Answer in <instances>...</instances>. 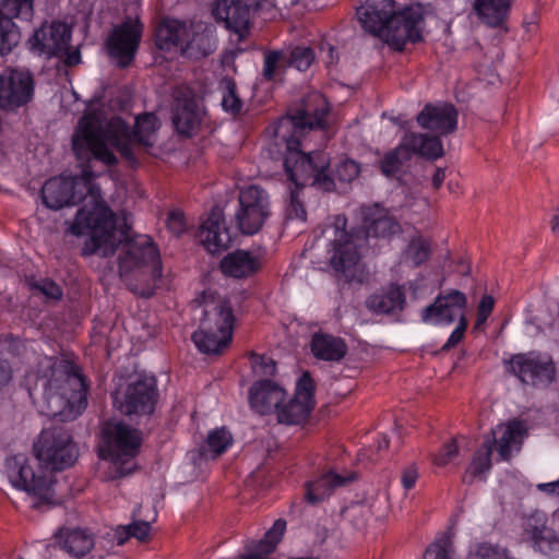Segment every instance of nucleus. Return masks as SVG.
Here are the masks:
<instances>
[{
	"instance_id": "f257e3e1",
	"label": "nucleus",
	"mask_w": 559,
	"mask_h": 559,
	"mask_svg": "<svg viewBox=\"0 0 559 559\" xmlns=\"http://www.w3.org/2000/svg\"><path fill=\"white\" fill-rule=\"evenodd\" d=\"M330 110V104L322 94L311 93L295 112L282 116L265 129L270 138L265 148L267 156L282 163L288 180L295 185L286 205V219L306 222L307 211L299 199L305 186H314L324 191L335 188L329 170V155L322 151L306 152L304 146L309 131L328 127Z\"/></svg>"
},
{
	"instance_id": "f03ea898",
	"label": "nucleus",
	"mask_w": 559,
	"mask_h": 559,
	"mask_svg": "<svg viewBox=\"0 0 559 559\" xmlns=\"http://www.w3.org/2000/svg\"><path fill=\"white\" fill-rule=\"evenodd\" d=\"M95 177L91 166L86 165L81 176L49 178L40 190L44 205L50 210H60L76 205L87 197L93 209H80L70 231L74 236L88 234L90 238L82 248V255L98 254L106 258L115 250V213L100 197L99 188L93 182Z\"/></svg>"
},
{
	"instance_id": "7ed1b4c3",
	"label": "nucleus",
	"mask_w": 559,
	"mask_h": 559,
	"mask_svg": "<svg viewBox=\"0 0 559 559\" xmlns=\"http://www.w3.org/2000/svg\"><path fill=\"white\" fill-rule=\"evenodd\" d=\"M159 126L155 114L144 112L135 118L131 134L124 126L126 135L121 138L106 128L95 114H87L80 119L72 135V151L81 162L96 159L110 167L118 164L117 157L108 147L110 143L132 168H136L139 160L134 153V141L142 146H152L151 138Z\"/></svg>"
},
{
	"instance_id": "20e7f679",
	"label": "nucleus",
	"mask_w": 559,
	"mask_h": 559,
	"mask_svg": "<svg viewBox=\"0 0 559 559\" xmlns=\"http://www.w3.org/2000/svg\"><path fill=\"white\" fill-rule=\"evenodd\" d=\"M75 369L71 361L58 357H46L39 365L36 386L55 421L74 420L87 406L86 379Z\"/></svg>"
},
{
	"instance_id": "39448f33",
	"label": "nucleus",
	"mask_w": 559,
	"mask_h": 559,
	"mask_svg": "<svg viewBox=\"0 0 559 559\" xmlns=\"http://www.w3.org/2000/svg\"><path fill=\"white\" fill-rule=\"evenodd\" d=\"M356 14L366 32L377 37L384 34L386 44L396 51H403L407 43L424 39L425 19L420 8L397 10L394 0H366Z\"/></svg>"
},
{
	"instance_id": "423d86ee",
	"label": "nucleus",
	"mask_w": 559,
	"mask_h": 559,
	"mask_svg": "<svg viewBox=\"0 0 559 559\" xmlns=\"http://www.w3.org/2000/svg\"><path fill=\"white\" fill-rule=\"evenodd\" d=\"M4 472L14 488L37 499L35 508L55 503V476L44 468L36 456L31 459L21 453L9 456L4 462Z\"/></svg>"
},
{
	"instance_id": "0eeeda50",
	"label": "nucleus",
	"mask_w": 559,
	"mask_h": 559,
	"mask_svg": "<svg viewBox=\"0 0 559 559\" xmlns=\"http://www.w3.org/2000/svg\"><path fill=\"white\" fill-rule=\"evenodd\" d=\"M114 406L124 416L150 417L159 402L157 378L145 372L130 376L112 394Z\"/></svg>"
},
{
	"instance_id": "6e6552de",
	"label": "nucleus",
	"mask_w": 559,
	"mask_h": 559,
	"mask_svg": "<svg viewBox=\"0 0 559 559\" xmlns=\"http://www.w3.org/2000/svg\"><path fill=\"white\" fill-rule=\"evenodd\" d=\"M115 250L110 255L116 252L119 245H122L118 258L120 277H127L133 271L147 265L152 266L153 278H160L163 276L159 250L150 236L136 235L131 237L128 227L122 228L118 236L117 228L115 227Z\"/></svg>"
},
{
	"instance_id": "1a4fd4ad",
	"label": "nucleus",
	"mask_w": 559,
	"mask_h": 559,
	"mask_svg": "<svg viewBox=\"0 0 559 559\" xmlns=\"http://www.w3.org/2000/svg\"><path fill=\"white\" fill-rule=\"evenodd\" d=\"M33 452L53 476L55 472L73 466L79 457V448L71 431L57 424L41 430L34 442Z\"/></svg>"
},
{
	"instance_id": "9d476101",
	"label": "nucleus",
	"mask_w": 559,
	"mask_h": 559,
	"mask_svg": "<svg viewBox=\"0 0 559 559\" xmlns=\"http://www.w3.org/2000/svg\"><path fill=\"white\" fill-rule=\"evenodd\" d=\"M414 155L432 160L442 157L444 151L441 140L430 134L408 131L395 148L382 156L379 160V169L384 177L393 178Z\"/></svg>"
},
{
	"instance_id": "9b49d317",
	"label": "nucleus",
	"mask_w": 559,
	"mask_h": 559,
	"mask_svg": "<svg viewBox=\"0 0 559 559\" xmlns=\"http://www.w3.org/2000/svg\"><path fill=\"white\" fill-rule=\"evenodd\" d=\"M347 219L344 215L334 218L332 240L331 265L337 273H342L346 282H361L359 271L360 251L365 236L360 230H347Z\"/></svg>"
},
{
	"instance_id": "f8f14e48",
	"label": "nucleus",
	"mask_w": 559,
	"mask_h": 559,
	"mask_svg": "<svg viewBox=\"0 0 559 559\" xmlns=\"http://www.w3.org/2000/svg\"><path fill=\"white\" fill-rule=\"evenodd\" d=\"M141 444L138 429L122 420H107L100 429L99 457L123 463L138 455Z\"/></svg>"
},
{
	"instance_id": "ddd939ff",
	"label": "nucleus",
	"mask_w": 559,
	"mask_h": 559,
	"mask_svg": "<svg viewBox=\"0 0 559 559\" xmlns=\"http://www.w3.org/2000/svg\"><path fill=\"white\" fill-rule=\"evenodd\" d=\"M504 367L521 383L534 388H547L556 380L552 358L536 352L512 355L509 360H504Z\"/></svg>"
},
{
	"instance_id": "4468645a",
	"label": "nucleus",
	"mask_w": 559,
	"mask_h": 559,
	"mask_svg": "<svg viewBox=\"0 0 559 559\" xmlns=\"http://www.w3.org/2000/svg\"><path fill=\"white\" fill-rule=\"evenodd\" d=\"M143 32L144 24L139 16H126L108 34L105 41L107 53L120 69H126L133 62Z\"/></svg>"
},
{
	"instance_id": "2eb2a0df",
	"label": "nucleus",
	"mask_w": 559,
	"mask_h": 559,
	"mask_svg": "<svg viewBox=\"0 0 559 559\" xmlns=\"http://www.w3.org/2000/svg\"><path fill=\"white\" fill-rule=\"evenodd\" d=\"M238 204L234 216L237 230L246 236L259 233L271 214L267 192L250 186L240 191Z\"/></svg>"
},
{
	"instance_id": "dca6fc26",
	"label": "nucleus",
	"mask_w": 559,
	"mask_h": 559,
	"mask_svg": "<svg viewBox=\"0 0 559 559\" xmlns=\"http://www.w3.org/2000/svg\"><path fill=\"white\" fill-rule=\"evenodd\" d=\"M316 383L309 371L302 372L296 382L295 394L281 403L276 411L277 421L284 425H302L316 406Z\"/></svg>"
},
{
	"instance_id": "f3484780",
	"label": "nucleus",
	"mask_w": 559,
	"mask_h": 559,
	"mask_svg": "<svg viewBox=\"0 0 559 559\" xmlns=\"http://www.w3.org/2000/svg\"><path fill=\"white\" fill-rule=\"evenodd\" d=\"M35 92L33 74L27 70H11L0 74V108L15 110L32 102Z\"/></svg>"
},
{
	"instance_id": "a211bd4d",
	"label": "nucleus",
	"mask_w": 559,
	"mask_h": 559,
	"mask_svg": "<svg viewBox=\"0 0 559 559\" xmlns=\"http://www.w3.org/2000/svg\"><path fill=\"white\" fill-rule=\"evenodd\" d=\"M467 307L466 295L457 289L441 292L433 302L420 311V319L427 324H452L461 314H465Z\"/></svg>"
},
{
	"instance_id": "6ab92c4d",
	"label": "nucleus",
	"mask_w": 559,
	"mask_h": 559,
	"mask_svg": "<svg viewBox=\"0 0 559 559\" xmlns=\"http://www.w3.org/2000/svg\"><path fill=\"white\" fill-rule=\"evenodd\" d=\"M71 41V29L62 22L44 23L28 38L29 50L50 59L64 50Z\"/></svg>"
},
{
	"instance_id": "aec40b11",
	"label": "nucleus",
	"mask_w": 559,
	"mask_h": 559,
	"mask_svg": "<svg viewBox=\"0 0 559 559\" xmlns=\"http://www.w3.org/2000/svg\"><path fill=\"white\" fill-rule=\"evenodd\" d=\"M171 119L176 131L188 138L200 127L201 111L197 95L190 87L175 90Z\"/></svg>"
},
{
	"instance_id": "412c9836",
	"label": "nucleus",
	"mask_w": 559,
	"mask_h": 559,
	"mask_svg": "<svg viewBox=\"0 0 559 559\" xmlns=\"http://www.w3.org/2000/svg\"><path fill=\"white\" fill-rule=\"evenodd\" d=\"M197 237L211 254L221 253L230 247L234 235L226 225L224 212L219 206L211 209L200 225Z\"/></svg>"
},
{
	"instance_id": "4be33fe9",
	"label": "nucleus",
	"mask_w": 559,
	"mask_h": 559,
	"mask_svg": "<svg viewBox=\"0 0 559 559\" xmlns=\"http://www.w3.org/2000/svg\"><path fill=\"white\" fill-rule=\"evenodd\" d=\"M203 317L200 325L203 329H214L221 333H225V337L233 335L235 314L231 302L226 297L215 296L211 294L202 296Z\"/></svg>"
},
{
	"instance_id": "5701e85b",
	"label": "nucleus",
	"mask_w": 559,
	"mask_h": 559,
	"mask_svg": "<svg viewBox=\"0 0 559 559\" xmlns=\"http://www.w3.org/2000/svg\"><path fill=\"white\" fill-rule=\"evenodd\" d=\"M459 112L454 105L449 103L431 104L424 106L416 116L418 126L436 134L433 136L447 135L456 130Z\"/></svg>"
},
{
	"instance_id": "b1692460",
	"label": "nucleus",
	"mask_w": 559,
	"mask_h": 559,
	"mask_svg": "<svg viewBox=\"0 0 559 559\" xmlns=\"http://www.w3.org/2000/svg\"><path fill=\"white\" fill-rule=\"evenodd\" d=\"M546 518L540 512H534L527 520L524 533L527 535L536 551L549 557H559V535L546 525Z\"/></svg>"
},
{
	"instance_id": "393cba45",
	"label": "nucleus",
	"mask_w": 559,
	"mask_h": 559,
	"mask_svg": "<svg viewBox=\"0 0 559 559\" xmlns=\"http://www.w3.org/2000/svg\"><path fill=\"white\" fill-rule=\"evenodd\" d=\"M286 394V391L276 382L269 379L259 380L249 389V404L254 413L269 415L276 413Z\"/></svg>"
},
{
	"instance_id": "a878e982",
	"label": "nucleus",
	"mask_w": 559,
	"mask_h": 559,
	"mask_svg": "<svg viewBox=\"0 0 559 559\" xmlns=\"http://www.w3.org/2000/svg\"><path fill=\"white\" fill-rule=\"evenodd\" d=\"M154 40L158 50L170 52L180 48L185 52L190 45V31L185 22L163 19L155 28Z\"/></svg>"
},
{
	"instance_id": "bb28decb",
	"label": "nucleus",
	"mask_w": 559,
	"mask_h": 559,
	"mask_svg": "<svg viewBox=\"0 0 559 559\" xmlns=\"http://www.w3.org/2000/svg\"><path fill=\"white\" fill-rule=\"evenodd\" d=\"M217 20L225 22L228 29L245 37L251 24L250 5L243 0H218L214 8Z\"/></svg>"
},
{
	"instance_id": "cd10ccee",
	"label": "nucleus",
	"mask_w": 559,
	"mask_h": 559,
	"mask_svg": "<svg viewBox=\"0 0 559 559\" xmlns=\"http://www.w3.org/2000/svg\"><path fill=\"white\" fill-rule=\"evenodd\" d=\"M361 213L367 236L390 238L402 231L401 224L397 219L379 204L364 206Z\"/></svg>"
},
{
	"instance_id": "c85d7f7f",
	"label": "nucleus",
	"mask_w": 559,
	"mask_h": 559,
	"mask_svg": "<svg viewBox=\"0 0 559 559\" xmlns=\"http://www.w3.org/2000/svg\"><path fill=\"white\" fill-rule=\"evenodd\" d=\"M406 306V294L402 286L390 284L378 289L366 299V307L374 314L401 312Z\"/></svg>"
},
{
	"instance_id": "c756f323",
	"label": "nucleus",
	"mask_w": 559,
	"mask_h": 559,
	"mask_svg": "<svg viewBox=\"0 0 559 559\" xmlns=\"http://www.w3.org/2000/svg\"><path fill=\"white\" fill-rule=\"evenodd\" d=\"M261 269V261L247 250L237 249L227 253L219 262L221 272L233 278H247Z\"/></svg>"
},
{
	"instance_id": "7c9ffc66",
	"label": "nucleus",
	"mask_w": 559,
	"mask_h": 559,
	"mask_svg": "<svg viewBox=\"0 0 559 559\" xmlns=\"http://www.w3.org/2000/svg\"><path fill=\"white\" fill-rule=\"evenodd\" d=\"M353 480V477H344L334 472H328L317 478L305 483L304 500L310 506H317L328 499L337 487H342Z\"/></svg>"
},
{
	"instance_id": "2f4dec72",
	"label": "nucleus",
	"mask_w": 559,
	"mask_h": 559,
	"mask_svg": "<svg viewBox=\"0 0 559 559\" xmlns=\"http://www.w3.org/2000/svg\"><path fill=\"white\" fill-rule=\"evenodd\" d=\"M492 433L493 437L488 438L493 440V444L498 445L500 457L507 461L511 456L512 448L516 447L519 449L522 444L523 439L527 435V427L523 420L515 418L509 420L506 425L498 426Z\"/></svg>"
},
{
	"instance_id": "473e14b6",
	"label": "nucleus",
	"mask_w": 559,
	"mask_h": 559,
	"mask_svg": "<svg viewBox=\"0 0 559 559\" xmlns=\"http://www.w3.org/2000/svg\"><path fill=\"white\" fill-rule=\"evenodd\" d=\"M310 350L319 360L338 362L346 356L348 347L340 336L317 332L311 336Z\"/></svg>"
},
{
	"instance_id": "72a5a7b5",
	"label": "nucleus",
	"mask_w": 559,
	"mask_h": 559,
	"mask_svg": "<svg viewBox=\"0 0 559 559\" xmlns=\"http://www.w3.org/2000/svg\"><path fill=\"white\" fill-rule=\"evenodd\" d=\"M286 530V521L278 519L274 522L273 526L266 531L264 537L258 542H248L243 551L239 555L240 559H267L277 544L281 542Z\"/></svg>"
},
{
	"instance_id": "f704fd0d",
	"label": "nucleus",
	"mask_w": 559,
	"mask_h": 559,
	"mask_svg": "<svg viewBox=\"0 0 559 559\" xmlns=\"http://www.w3.org/2000/svg\"><path fill=\"white\" fill-rule=\"evenodd\" d=\"M511 0H475L473 9L483 23L490 27L501 26L508 17Z\"/></svg>"
},
{
	"instance_id": "c9c22d12",
	"label": "nucleus",
	"mask_w": 559,
	"mask_h": 559,
	"mask_svg": "<svg viewBox=\"0 0 559 559\" xmlns=\"http://www.w3.org/2000/svg\"><path fill=\"white\" fill-rule=\"evenodd\" d=\"M94 545V535L87 530L79 527L68 530L62 540V548L76 559H86Z\"/></svg>"
},
{
	"instance_id": "e433bc0d",
	"label": "nucleus",
	"mask_w": 559,
	"mask_h": 559,
	"mask_svg": "<svg viewBox=\"0 0 559 559\" xmlns=\"http://www.w3.org/2000/svg\"><path fill=\"white\" fill-rule=\"evenodd\" d=\"M492 450L493 440L486 438L480 448L474 453L472 462L463 475V483L472 484L476 478L490 471Z\"/></svg>"
},
{
	"instance_id": "4c0bfd02",
	"label": "nucleus",
	"mask_w": 559,
	"mask_h": 559,
	"mask_svg": "<svg viewBox=\"0 0 559 559\" xmlns=\"http://www.w3.org/2000/svg\"><path fill=\"white\" fill-rule=\"evenodd\" d=\"M191 340L197 348L203 354H218L231 341V336L225 337V333H221L214 329H199L191 335Z\"/></svg>"
},
{
	"instance_id": "58836bf2",
	"label": "nucleus",
	"mask_w": 559,
	"mask_h": 559,
	"mask_svg": "<svg viewBox=\"0 0 559 559\" xmlns=\"http://www.w3.org/2000/svg\"><path fill=\"white\" fill-rule=\"evenodd\" d=\"M288 68L286 53L282 50H266L263 55V81L282 84L285 80V71Z\"/></svg>"
},
{
	"instance_id": "ea45409f",
	"label": "nucleus",
	"mask_w": 559,
	"mask_h": 559,
	"mask_svg": "<svg viewBox=\"0 0 559 559\" xmlns=\"http://www.w3.org/2000/svg\"><path fill=\"white\" fill-rule=\"evenodd\" d=\"M21 39V34L10 16L0 12V56L10 53Z\"/></svg>"
},
{
	"instance_id": "a19ab883",
	"label": "nucleus",
	"mask_w": 559,
	"mask_h": 559,
	"mask_svg": "<svg viewBox=\"0 0 559 559\" xmlns=\"http://www.w3.org/2000/svg\"><path fill=\"white\" fill-rule=\"evenodd\" d=\"M467 559H514L508 548L488 542L476 544Z\"/></svg>"
},
{
	"instance_id": "79ce46f5",
	"label": "nucleus",
	"mask_w": 559,
	"mask_h": 559,
	"mask_svg": "<svg viewBox=\"0 0 559 559\" xmlns=\"http://www.w3.org/2000/svg\"><path fill=\"white\" fill-rule=\"evenodd\" d=\"M0 12L3 15L29 20L33 15V0H0Z\"/></svg>"
},
{
	"instance_id": "37998d69",
	"label": "nucleus",
	"mask_w": 559,
	"mask_h": 559,
	"mask_svg": "<svg viewBox=\"0 0 559 559\" xmlns=\"http://www.w3.org/2000/svg\"><path fill=\"white\" fill-rule=\"evenodd\" d=\"M224 84L225 93L222 99L223 109L233 116H237L242 110V100L237 94L236 82L230 78H226L224 79Z\"/></svg>"
},
{
	"instance_id": "c03bdc74",
	"label": "nucleus",
	"mask_w": 559,
	"mask_h": 559,
	"mask_svg": "<svg viewBox=\"0 0 559 559\" xmlns=\"http://www.w3.org/2000/svg\"><path fill=\"white\" fill-rule=\"evenodd\" d=\"M288 67H294L299 71H306L314 61V51L310 47L297 46L286 55Z\"/></svg>"
},
{
	"instance_id": "a18cd8bd",
	"label": "nucleus",
	"mask_w": 559,
	"mask_h": 559,
	"mask_svg": "<svg viewBox=\"0 0 559 559\" xmlns=\"http://www.w3.org/2000/svg\"><path fill=\"white\" fill-rule=\"evenodd\" d=\"M206 443L210 451L221 455L231 445L233 437L226 428H217L209 433Z\"/></svg>"
},
{
	"instance_id": "49530a36",
	"label": "nucleus",
	"mask_w": 559,
	"mask_h": 559,
	"mask_svg": "<svg viewBox=\"0 0 559 559\" xmlns=\"http://www.w3.org/2000/svg\"><path fill=\"white\" fill-rule=\"evenodd\" d=\"M408 253L416 266H419L429 259L430 246L421 237L414 238L408 245Z\"/></svg>"
},
{
	"instance_id": "de8ad7c7",
	"label": "nucleus",
	"mask_w": 559,
	"mask_h": 559,
	"mask_svg": "<svg viewBox=\"0 0 559 559\" xmlns=\"http://www.w3.org/2000/svg\"><path fill=\"white\" fill-rule=\"evenodd\" d=\"M32 290L38 292L49 299L59 300L62 297L61 287L49 278H40L38 281L29 282Z\"/></svg>"
},
{
	"instance_id": "09e8293b",
	"label": "nucleus",
	"mask_w": 559,
	"mask_h": 559,
	"mask_svg": "<svg viewBox=\"0 0 559 559\" xmlns=\"http://www.w3.org/2000/svg\"><path fill=\"white\" fill-rule=\"evenodd\" d=\"M250 360L257 374L272 377L276 373V364L272 358L253 353Z\"/></svg>"
},
{
	"instance_id": "8fccbe9b",
	"label": "nucleus",
	"mask_w": 559,
	"mask_h": 559,
	"mask_svg": "<svg viewBox=\"0 0 559 559\" xmlns=\"http://www.w3.org/2000/svg\"><path fill=\"white\" fill-rule=\"evenodd\" d=\"M360 167L353 159H345L338 163L335 169L336 178L342 182H352L358 177Z\"/></svg>"
},
{
	"instance_id": "3c124183",
	"label": "nucleus",
	"mask_w": 559,
	"mask_h": 559,
	"mask_svg": "<svg viewBox=\"0 0 559 559\" xmlns=\"http://www.w3.org/2000/svg\"><path fill=\"white\" fill-rule=\"evenodd\" d=\"M459 454V447L456 444V440L452 439L451 441L443 444L440 449L439 453L433 456V464L442 467L450 463L454 457Z\"/></svg>"
},
{
	"instance_id": "603ef678",
	"label": "nucleus",
	"mask_w": 559,
	"mask_h": 559,
	"mask_svg": "<svg viewBox=\"0 0 559 559\" xmlns=\"http://www.w3.org/2000/svg\"><path fill=\"white\" fill-rule=\"evenodd\" d=\"M468 321L466 318V314H461L457 326L452 331L450 337L445 342V344L442 346L443 352H448L451 348L455 347L463 338L464 334L467 330Z\"/></svg>"
},
{
	"instance_id": "864d4df0",
	"label": "nucleus",
	"mask_w": 559,
	"mask_h": 559,
	"mask_svg": "<svg viewBox=\"0 0 559 559\" xmlns=\"http://www.w3.org/2000/svg\"><path fill=\"white\" fill-rule=\"evenodd\" d=\"M128 530L130 531L129 534H131L132 537L140 542H144L150 535L151 523L146 521H134L128 525Z\"/></svg>"
},
{
	"instance_id": "5fc2aeb1",
	"label": "nucleus",
	"mask_w": 559,
	"mask_h": 559,
	"mask_svg": "<svg viewBox=\"0 0 559 559\" xmlns=\"http://www.w3.org/2000/svg\"><path fill=\"white\" fill-rule=\"evenodd\" d=\"M167 227L175 235L179 236L186 229L185 216L179 211H171L167 217Z\"/></svg>"
},
{
	"instance_id": "6e6d98bb",
	"label": "nucleus",
	"mask_w": 559,
	"mask_h": 559,
	"mask_svg": "<svg viewBox=\"0 0 559 559\" xmlns=\"http://www.w3.org/2000/svg\"><path fill=\"white\" fill-rule=\"evenodd\" d=\"M67 67H74L81 62V52L79 48H71L70 43L64 47V50L57 56Z\"/></svg>"
},
{
	"instance_id": "4d7b16f0",
	"label": "nucleus",
	"mask_w": 559,
	"mask_h": 559,
	"mask_svg": "<svg viewBox=\"0 0 559 559\" xmlns=\"http://www.w3.org/2000/svg\"><path fill=\"white\" fill-rule=\"evenodd\" d=\"M418 476H419L418 469L414 464L406 466L402 471V476H401L403 488L405 490H411L412 488H414V486L418 479Z\"/></svg>"
},
{
	"instance_id": "13d9d810",
	"label": "nucleus",
	"mask_w": 559,
	"mask_h": 559,
	"mask_svg": "<svg viewBox=\"0 0 559 559\" xmlns=\"http://www.w3.org/2000/svg\"><path fill=\"white\" fill-rule=\"evenodd\" d=\"M424 559H450V557L444 545L433 543L426 549Z\"/></svg>"
},
{
	"instance_id": "bf43d9fd",
	"label": "nucleus",
	"mask_w": 559,
	"mask_h": 559,
	"mask_svg": "<svg viewBox=\"0 0 559 559\" xmlns=\"http://www.w3.org/2000/svg\"><path fill=\"white\" fill-rule=\"evenodd\" d=\"M495 307V299L490 295H484L478 304L477 311L490 316Z\"/></svg>"
},
{
	"instance_id": "052dcab7",
	"label": "nucleus",
	"mask_w": 559,
	"mask_h": 559,
	"mask_svg": "<svg viewBox=\"0 0 559 559\" xmlns=\"http://www.w3.org/2000/svg\"><path fill=\"white\" fill-rule=\"evenodd\" d=\"M444 179H445V169L441 168V167H437L435 169L432 180H431L432 188L435 190H438L442 186Z\"/></svg>"
},
{
	"instance_id": "680f3d73",
	"label": "nucleus",
	"mask_w": 559,
	"mask_h": 559,
	"mask_svg": "<svg viewBox=\"0 0 559 559\" xmlns=\"http://www.w3.org/2000/svg\"><path fill=\"white\" fill-rule=\"evenodd\" d=\"M130 531L128 530V525L127 526H119L116 531V534H115V537L117 539V544L118 545H123L131 536V534H129Z\"/></svg>"
},
{
	"instance_id": "e2e57ef3",
	"label": "nucleus",
	"mask_w": 559,
	"mask_h": 559,
	"mask_svg": "<svg viewBox=\"0 0 559 559\" xmlns=\"http://www.w3.org/2000/svg\"><path fill=\"white\" fill-rule=\"evenodd\" d=\"M17 338H15L12 334H3L0 335V345H8V348H11L12 343H15Z\"/></svg>"
},
{
	"instance_id": "0e129e2a",
	"label": "nucleus",
	"mask_w": 559,
	"mask_h": 559,
	"mask_svg": "<svg viewBox=\"0 0 559 559\" xmlns=\"http://www.w3.org/2000/svg\"><path fill=\"white\" fill-rule=\"evenodd\" d=\"M489 316L480 313L477 311L476 316V322L474 325V329H480L483 325H485L486 321L488 320Z\"/></svg>"
},
{
	"instance_id": "69168bd1",
	"label": "nucleus",
	"mask_w": 559,
	"mask_h": 559,
	"mask_svg": "<svg viewBox=\"0 0 559 559\" xmlns=\"http://www.w3.org/2000/svg\"><path fill=\"white\" fill-rule=\"evenodd\" d=\"M558 229H559V214H556L551 218V231L557 233Z\"/></svg>"
},
{
	"instance_id": "338daca9",
	"label": "nucleus",
	"mask_w": 559,
	"mask_h": 559,
	"mask_svg": "<svg viewBox=\"0 0 559 559\" xmlns=\"http://www.w3.org/2000/svg\"><path fill=\"white\" fill-rule=\"evenodd\" d=\"M544 487H552L554 491L556 489H558V495H559V479L557 481H554V483H549V484H545L543 485Z\"/></svg>"
},
{
	"instance_id": "774afa93",
	"label": "nucleus",
	"mask_w": 559,
	"mask_h": 559,
	"mask_svg": "<svg viewBox=\"0 0 559 559\" xmlns=\"http://www.w3.org/2000/svg\"><path fill=\"white\" fill-rule=\"evenodd\" d=\"M462 274L467 275L469 273V266L467 264L461 263V270Z\"/></svg>"
}]
</instances>
